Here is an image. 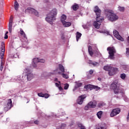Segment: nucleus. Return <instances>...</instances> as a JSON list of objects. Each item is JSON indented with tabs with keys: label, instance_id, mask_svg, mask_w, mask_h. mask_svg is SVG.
<instances>
[{
	"label": "nucleus",
	"instance_id": "obj_1",
	"mask_svg": "<svg viewBox=\"0 0 129 129\" xmlns=\"http://www.w3.org/2000/svg\"><path fill=\"white\" fill-rule=\"evenodd\" d=\"M94 12L96 13L97 16L96 21L94 22L93 26L96 29H99L100 27L101 23L102 22V21L104 20L102 17L100 16L101 15V10L99 9L98 6H95L94 9Z\"/></svg>",
	"mask_w": 129,
	"mask_h": 129
},
{
	"label": "nucleus",
	"instance_id": "obj_2",
	"mask_svg": "<svg viewBox=\"0 0 129 129\" xmlns=\"http://www.w3.org/2000/svg\"><path fill=\"white\" fill-rule=\"evenodd\" d=\"M88 52L91 57H101V53L96 47V44L89 46Z\"/></svg>",
	"mask_w": 129,
	"mask_h": 129
},
{
	"label": "nucleus",
	"instance_id": "obj_3",
	"mask_svg": "<svg viewBox=\"0 0 129 129\" xmlns=\"http://www.w3.org/2000/svg\"><path fill=\"white\" fill-rule=\"evenodd\" d=\"M56 15H57V10L53 9L49 14H47L45 18L46 22L50 24V25H52L53 22L56 20V18H55Z\"/></svg>",
	"mask_w": 129,
	"mask_h": 129
},
{
	"label": "nucleus",
	"instance_id": "obj_4",
	"mask_svg": "<svg viewBox=\"0 0 129 129\" xmlns=\"http://www.w3.org/2000/svg\"><path fill=\"white\" fill-rule=\"evenodd\" d=\"M111 88L114 90L115 94L120 93L121 95L123 96L124 93L119 88V87L117 86V81H115L111 84Z\"/></svg>",
	"mask_w": 129,
	"mask_h": 129
},
{
	"label": "nucleus",
	"instance_id": "obj_5",
	"mask_svg": "<svg viewBox=\"0 0 129 129\" xmlns=\"http://www.w3.org/2000/svg\"><path fill=\"white\" fill-rule=\"evenodd\" d=\"M107 18L111 22H115V21L118 20V16L111 11L107 12Z\"/></svg>",
	"mask_w": 129,
	"mask_h": 129
},
{
	"label": "nucleus",
	"instance_id": "obj_6",
	"mask_svg": "<svg viewBox=\"0 0 129 129\" xmlns=\"http://www.w3.org/2000/svg\"><path fill=\"white\" fill-rule=\"evenodd\" d=\"M107 50L108 51L109 53V59H110V60H113V59H114V54L116 53L115 48L114 47H108Z\"/></svg>",
	"mask_w": 129,
	"mask_h": 129
},
{
	"label": "nucleus",
	"instance_id": "obj_7",
	"mask_svg": "<svg viewBox=\"0 0 129 129\" xmlns=\"http://www.w3.org/2000/svg\"><path fill=\"white\" fill-rule=\"evenodd\" d=\"M58 68L59 70H60V71L61 72H57V73L58 74L62 75V77L63 78H65L66 79H68L69 78L68 75L64 74V72H65V69L64 68V67L62 66V64H59Z\"/></svg>",
	"mask_w": 129,
	"mask_h": 129
},
{
	"label": "nucleus",
	"instance_id": "obj_8",
	"mask_svg": "<svg viewBox=\"0 0 129 129\" xmlns=\"http://www.w3.org/2000/svg\"><path fill=\"white\" fill-rule=\"evenodd\" d=\"M24 73H27V81H31L33 78H34V74H32V73L30 72V70L28 68H25L24 71Z\"/></svg>",
	"mask_w": 129,
	"mask_h": 129
},
{
	"label": "nucleus",
	"instance_id": "obj_9",
	"mask_svg": "<svg viewBox=\"0 0 129 129\" xmlns=\"http://www.w3.org/2000/svg\"><path fill=\"white\" fill-rule=\"evenodd\" d=\"M120 112V109L117 108H115L112 110L110 113V116L111 117H113V116H115V115H117V114H119Z\"/></svg>",
	"mask_w": 129,
	"mask_h": 129
},
{
	"label": "nucleus",
	"instance_id": "obj_10",
	"mask_svg": "<svg viewBox=\"0 0 129 129\" xmlns=\"http://www.w3.org/2000/svg\"><path fill=\"white\" fill-rule=\"evenodd\" d=\"M113 35L114 36V37L115 38H116V39H117V40H119L120 41H121L122 42H123V41H124V39H123V38H122V37H121L120 35H119V34H118V32L116 30H114L113 31Z\"/></svg>",
	"mask_w": 129,
	"mask_h": 129
},
{
	"label": "nucleus",
	"instance_id": "obj_11",
	"mask_svg": "<svg viewBox=\"0 0 129 129\" xmlns=\"http://www.w3.org/2000/svg\"><path fill=\"white\" fill-rule=\"evenodd\" d=\"M27 10L29 11L30 13H31L32 15H34V16H36V17H39V12L34 9L32 8H28Z\"/></svg>",
	"mask_w": 129,
	"mask_h": 129
},
{
	"label": "nucleus",
	"instance_id": "obj_12",
	"mask_svg": "<svg viewBox=\"0 0 129 129\" xmlns=\"http://www.w3.org/2000/svg\"><path fill=\"white\" fill-rule=\"evenodd\" d=\"M95 129H107V125L105 123H100L96 125Z\"/></svg>",
	"mask_w": 129,
	"mask_h": 129
},
{
	"label": "nucleus",
	"instance_id": "obj_13",
	"mask_svg": "<svg viewBox=\"0 0 129 129\" xmlns=\"http://www.w3.org/2000/svg\"><path fill=\"white\" fill-rule=\"evenodd\" d=\"M117 72V68L111 67V69L108 71V74L110 76H112V75H114L115 73Z\"/></svg>",
	"mask_w": 129,
	"mask_h": 129
},
{
	"label": "nucleus",
	"instance_id": "obj_14",
	"mask_svg": "<svg viewBox=\"0 0 129 129\" xmlns=\"http://www.w3.org/2000/svg\"><path fill=\"white\" fill-rule=\"evenodd\" d=\"M86 98V96L85 95H82L78 97L77 99V103L78 104H82L83 103V100Z\"/></svg>",
	"mask_w": 129,
	"mask_h": 129
},
{
	"label": "nucleus",
	"instance_id": "obj_15",
	"mask_svg": "<svg viewBox=\"0 0 129 129\" xmlns=\"http://www.w3.org/2000/svg\"><path fill=\"white\" fill-rule=\"evenodd\" d=\"M8 27L9 33H12V30L13 29V16H11L10 18Z\"/></svg>",
	"mask_w": 129,
	"mask_h": 129
},
{
	"label": "nucleus",
	"instance_id": "obj_16",
	"mask_svg": "<svg viewBox=\"0 0 129 129\" xmlns=\"http://www.w3.org/2000/svg\"><path fill=\"white\" fill-rule=\"evenodd\" d=\"M12 102L11 99H9L7 103V107H5L4 109L6 110V111H8L9 109L10 108H12Z\"/></svg>",
	"mask_w": 129,
	"mask_h": 129
},
{
	"label": "nucleus",
	"instance_id": "obj_17",
	"mask_svg": "<svg viewBox=\"0 0 129 129\" xmlns=\"http://www.w3.org/2000/svg\"><path fill=\"white\" fill-rule=\"evenodd\" d=\"M38 63H39V58L36 57L33 58V59L32 60V65L33 67H34V68H36L37 67V64Z\"/></svg>",
	"mask_w": 129,
	"mask_h": 129
},
{
	"label": "nucleus",
	"instance_id": "obj_18",
	"mask_svg": "<svg viewBox=\"0 0 129 129\" xmlns=\"http://www.w3.org/2000/svg\"><path fill=\"white\" fill-rule=\"evenodd\" d=\"M96 104H97L96 101H91L89 103V106L92 108L96 107Z\"/></svg>",
	"mask_w": 129,
	"mask_h": 129
},
{
	"label": "nucleus",
	"instance_id": "obj_19",
	"mask_svg": "<svg viewBox=\"0 0 129 129\" xmlns=\"http://www.w3.org/2000/svg\"><path fill=\"white\" fill-rule=\"evenodd\" d=\"M75 86L73 89V91H75L77 88H79V87H81L82 86V83H80L79 82H75Z\"/></svg>",
	"mask_w": 129,
	"mask_h": 129
},
{
	"label": "nucleus",
	"instance_id": "obj_20",
	"mask_svg": "<svg viewBox=\"0 0 129 129\" xmlns=\"http://www.w3.org/2000/svg\"><path fill=\"white\" fill-rule=\"evenodd\" d=\"M63 27H65L66 28H68V27H70L71 26L72 23L70 22H67V21H63V22H61Z\"/></svg>",
	"mask_w": 129,
	"mask_h": 129
},
{
	"label": "nucleus",
	"instance_id": "obj_21",
	"mask_svg": "<svg viewBox=\"0 0 129 129\" xmlns=\"http://www.w3.org/2000/svg\"><path fill=\"white\" fill-rule=\"evenodd\" d=\"M88 63L89 64H92V65H93L94 67H96V66H99V63L97 62H93L92 60H89Z\"/></svg>",
	"mask_w": 129,
	"mask_h": 129
},
{
	"label": "nucleus",
	"instance_id": "obj_22",
	"mask_svg": "<svg viewBox=\"0 0 129 129\" xmlns=\"http://www.w3.org/2000/svg\"><path fill=\"white\" fill-rule=\"evenodd\" d=\"M20 32H21L20 34L21 36H23L24 39H25V41L27 42V41H28V38H27V36H26V34L25 33L24 31H23L22 29L20 30Z\"/></svg>",
	"mask_w": 129,
	"mask_h": 129
},
{
	"label": "nucleus",
	"instance_id": "obj_23",
	"mask_svg": "<svg viewBox=\"0 0 129 129\" xmlns=\"http://www.w3.org/2000/svg\"><path fill=\"white\" fill-rule=\"evenodd\" d=\"M92 86H93L94 89H96V90H99V89H100V87H99L97 86H92L91 85H88L86 87L89 88V87H92Z\"/></svg>",
	"mask_w": 129,
	"mask_h": 129
},
{
	"label": "nucleus",
	"instance_id": "obj_24",
	"mask_svg": "<svg viewBox=\"0 0 129 129\" xmlns=\"http://www.w3.org/2000/svg\"><path fill=\"white\" fill-rule=\"evenodd\" d=\"M66 127V124H60L59 126H57L56 129H65Z\"/></svg>",
	"mask_w": 129,
	"mask_h": 129
},
{
	"label": "nucleus",
	"instance_id": "obj_25",
	"mask_svg": "<svg viewBox=\"0 0 129 129\" xmlns=\"http://www.w3.org/2000/svg\"><path fill=\"white\" fill-rule=\"evenodd\" d=\"M81 36H82V34L81 33H79V32H77L76 33V39L77 41L78 42V40L81 38Z\"/></svg>",
	"mask_w": 129,
	"mask_h": 129
},
{
	"label": "nucleus",
	"instance_id": "obj_26",
	"mask_svg": "<svg viewBox=\"0 0 129 129\" xmlns=\"http://www.w3.org/2000/svg\"><path fill=\"white\" fill-rule=\"evenodd\" d=\"M19 7H20V5H19V3H18V2L15 1L14 3V8L16 11H18Z\"/></svg>",
	"mask_w": 129,
	"mask_h": 129
},
{
	"label": "nucleus",
	"instance_id": "obj_27",
	"mask_svg": "<svg viewBox=\"0 0 129 129\" xmlns=\"http://www.w3.org/2000/svg\"><path fill=\"white\" fill-rule=\"evenodd\" d=\"M112 67L110 66H105L104 67L103 69L105 70V71H109Z\"/></svg>",
	"mask_w": 129,
	"mask_h": 129
},
{
	"label": "nucleus",
	"instance_id": "obj_28",
	"mask_svg": "<svg viewBox=\"0 0 129 129\" xmlns=\"http://www.w3.org/2000/svg\"><path fill=\"white\" fill-rule=\"evenodd\" d=\"M5 51H6V49L5 48V42H3L1 45V51L5 52Z\"/></svg>",
	"mask_w": 129,
	"mask_h": 129
},
{
	"label": "nucleus",
	"instance_id": "obj_29",
	"mask_svg": "<svg viewBox=\"0 0 129 129\" xmlns=\"http://www.w3.org/2000/svg\"><path fill=\"white\" fill-rule=\"evenodd\" d=\"M66 19H67V16H66V15H62L60 19L61 23H62L63 22H65L66 21Z\"/></svg>",
	"mask_w": 129,
	"mask_h": 129
},
{
	"label": "nucleus",
	"instance_id": "obj_30",
	"mask_svg": "<svg viewBox=\"0 0 129 129\" xmlns=\"http://www.w3.org/2000/svg\"><path fill=\"white\" fill-rule=\"evenodd\" d=\"M124 10H125V8H124V7H121V6L118 7V11L119 12H124Z\"/></svg>",
	"mask_w": 129,
	"mask_h": 129
},
{
	"label": "nucleus",
	"instance_id": "obj_31",
	"mask_svg": "<svg viewBox=\"0 0 129 129\" xmlns=\"http://www.w3.org/2000/svg\"><path fill=\"white\" fill-rule=\"evenodd\" d=\"M102 113H103V112H102V111H100L97 113V116L99 118V119L101 118Z\"/></svg>",
	"mask_w": 129,
	"mask_h": 129
},
{
	"label": "nucleus",
	"instance_id": "obj_32",
	"mask_svg": "<svg viewBox=\"0 0 129 129\" xmlns=\"http://www.w3.org/2000/svg\"><path fill=\"white\" fill-rule=\"evenodd\" d=\"M78 5L77 4H75L73 6V10H74V11H77V10H78Z\"/></svg>",
	"mask_w": 129,
	"mask_h": 129
},
{
	"label": "nucleus",
	"instance_id": "obj_33",
	"mask_svg": "<svg viewBox=\"0 0 129 129\" xmlns=\"http://www.w3.org/2000/svg\"><path fill=\"white\" fill-rule=\"evenodd\" d=\"M15 80L16 81H21L22 79L21 78V76H18L17 77H15L14 78Z\"/></svg>",
	"mask_w": 129,
	"mask_h": 129
},
{
	"label": "nucleus",
	"instance_id": "obj_34",
	"mask_svg": "<svg viewBox=\"0 0 129 129\" xmlns=\"http://www.w3.org/2000/svg\"><path fill=\"white\" fill-rule=\"evenodd\" d=\"M106 105V104L104 102H101L98 104V107H101Z\"/></svg>",
	"mask_w": 129,
	"mask_h": 129
},
{
	"label": "nucleus",
	"instance_id": "obj_35",
	"mask_svg": "<svg viewBox=\"0 0 129 129\" xmlns=\"http://www.w3.org/2000/svg\"><path fill=\"white\" fill-rule=\"evenodd\" d=\"M125 77H126V75H125V74H122L120 75V78L124 80V79H125Z\"/></svg>",
	"mask_w": 129,
	"mask_h": 129
},
{
	"label": "nucleus",
	"instance_id": "obj_36",
	"mask_svg": "<svg viewBox=\"0 0 129 129\" xmlns=\"http://www.w3.org/2000/svg\"><path fill=\"white\" fill-rule=\"evenodd\" d=\"M3 69H4V62H1V66H0V70L2 71Z\"/></svg>",
	"mask_w": 129,
	"mask_h": 129
},
{
	"label": "nucleus",
	"instance_id": "obj_37",
	"mask_svg": "<svg viewBox=\"0 0 129 129\" xmlns=\"http://www.w3.org/2000/svg\"><path fill=\"white\" fill-rule=\"evenodd\" d=\"M78 126L79 127H81V128H82V127H85V126H84L81 123H78Z\"/></svg>",
	"mask_w": 129,
	"mask_h": 129
},
{
	"label": "nucleus",
	"instance_id": "obj_38",
	"mask_svg": "<svg viewBox=\"0 0 129 129\" xmlns=\"http://www.w3.org/2000/svg\"><path fill=\"white\" fill-rule=\"evenodd\" d=\"M69 88V84H64V89L67 90Z\"/></svg>",
	"mask_w": 129,
	"mask_h": 129
},
{
	"label": "nucleus",
	"instance_id": "obj_39",
	"mask_svg": "<svg viewBox=\"0 0 129 129\" xmlns=\"http://www.w3.org/2000/svg\"><path fill=\"white\" fill-rule=\"evenodd\" d=\"M90 106H89V104H88V105H86V106H85V110H88V109H89V108H90Z\"/></svg>",
	"mask_w": 129,
	"mask_h": 129
},
{
	"label": "nucleus",
	"instance_id": "obj_40",
	"mask_svg": "<svg viewBox=\"0 0 129 129\" xmlns=\"http://www.w3.org/2000/svg\"><path fill=\"white\" fill-rule=\"evenodd\" d=\"M43 97L45 98H49V94H43Z\"/></svg>",
	"mask_w": 129,
	"mask_h": 129
},
{
	"label": "nucleus",
	"instance_id": "obj_41",
	"mask_svg": "<svg viewBox=\"0 0 129 129\" xmlns=\"http://www.w3.org/2000/svg\"><path fill=\"white\" fill-rule=\"evenodd\" d=\"M38 96H39L40 97H43L44 96V94H43L42 93H39L38 94Z\"/></svg>",
	"mask_w": 129,
	"mask_h": 129
},
{
	"label": "nucleus",
	"instance_id": "obj_42",
	"mask_svg": "<svg viewBox=\"0 0 129 129\" xmlns=\"http://www.w3.org/2000/svg\"><path fill=\"white\" fill-rule=\"evenodd\" d=\"M100 33H106L107 35H109V32L108 31H104L103 30L100 31Z\"/></svg>",
	"mask_w": 129,
	"mask_h": 129
},
{
	"label": "nucleus",
	"instance_id": "obj_43",
	"mask_svg": "<svg viewBox=\"0 0 129 129\" xmlns=\"http://www.w3.org/2000/svg\"><path fill=\"white\" fill-rule=\"evenodd\" d=\"M39 63H45V59H39Z\"/></svg>",
	"mask_w": 129,
	"mask_h": 129
},
{
	"label": "nucleus",
	"instance_id": "obj_44",
	"mask_svg": "<svg viewBox=\"0 0 129 129\" xmlns=\"http://www.w3.org/2000/svg\"><path fill=\"white\" fill-rule=\"evenodd\" d=\"M54 81H55V82H58V83H59V84H61V82L58 81V79H57V78H55V79H54Z\"/></svg>",
	"mask_w": 129,
	"mask_h": 129
},
{
	"label": "nucleus",
	"instance_id": "obj_45",
	"mask_svg": "<svg viewBox=\"0 0 129 129\" xmlns=\"http://www.w3.org/2000/svg\"><path fill=\"white\" fill-rule=\"evenodd\" d=\"M5 55V51H1V56H3Z\"/></svg>",
	"mask_w": 129,
	"mask_h": 129
},
{
	"label": "nucleus",
	"instance_id": "obj_46",
	"mask_svg": "<svg viewBox=\"0 0 129 129\" xmlns=\"http://www.w3.org/2000/svg\"><path fill=\"white\" fill-rule=\"evenodd\" d=\"M126 54L127 55H129V48H126Z\"/></svg>",
	"mask_w": 129,
	"mask_h": 129
},
{
	"label": "nucleus",
	"instance_id": "obj_47",
	"mask_svg": "<svg viewBox=\"0 0 129 129\" xmlns=\"http://www.w3.org/2000/svg\"><path fill=\"white\" fill-rule=\"evenodd\" d=\"M34 123L35 124H39V121L38 120L34 121Z\"/></svg>",
	"mask_w": 129,
	"mask_h": 129
},
{
	"label": "nucleus",
	"instance_id": "obj_48",
	"mask_svg": "<svg viewBox=\"0 0 129 129\" xmlns=\"http://www.w3.org/2000/svg\"><path fill=\"white\" fill-rule=\"evenodd\" d=\"M93 73V70H91L89 71V74L91 75Z\"/></svg>",
	"mask_w": 129,
	"mask_h": 129
},
{
	"label": "nucleus",
	"instance_id": "obj_49",
	"mask_svg": "<svg viewBox=\"0 0 129 129\" xmlns=\"http://www.w3.org/2000/svg\"><path fill=\"white\" fill-rule=\"evenodd\" d=\"M55 86L58 88L60 86V84H58V83H55Z\"/></svg>",
	"mask_w": 129,
	"mask_h": 129
},
{
	"label": "nucleus",
	"instance_id": "obj_50",
	"mask_svg": "<svg viewBox=\"0 0 129 129\" xmlns=\"http://www.w3.org/2000/svg\"><path fill=\"white\" fill-rule=\"evenodd\" d=\"M58 89L61 91V90H63V88L60 86L58 87Z\"/></svg>",
	"mask_w": 129,
	"mask_h": 129
},
{
	"label": "nucleus",
	"instance_id": "obj_51",
	"mask_svg": "<svg viewBox=\"0 0 129 129\" xmlns=\"http://www.w3.org/2000/svg\"><path fill=\"white\" fill-rule=\"evenodd\" d=\"M9 38V36L8 35L5 34V36L4 37V39H8Z\"/></svg>",
	"mask_w": 129,
	"mask_h": 129
},
{
	"label": "nucleus",
	"instance_id": "obj_52",
	"mask_svg": "<svg viewBox=\"0 0 129 129\" xmlns=\"http://www.w3.org/2000/svg\"><path fill=\"white\" fill-rule=\"evenodd\" d=\"M83 27L84 29H87V26H86V25H83Z\"/></svg>",
	"mask_w": 129,
	"mask_h": 129
},
{
	"label": "nucleus",
	"instance_id": "obj_53",
	"mask_svg": "<svg viewBox=\"0 0 129 129\" xmlns=\"http://www.w3.org/2000/svg\"><path fill=\"white\" fill-rule=\"evenodd\" d=\"M98 80H99V81H101V78H98Z\"/></svg>",
	"mask_w": 129,
	"mask_h": 129
},
{
	"label": "nucleus",
	"instance_id": "obj_54",
	"mask_svg": "<svg viewBox=\"0 0 129 129\" xmlns=\"http://www.w3.org/2000/svg\"><path fill=\"white\" fill-rule=\"evenodd\" d=\"M80 129H86L85 127H83L82 128H81Z\"/></svg>",
	"mask_w": 129,
	"mask_h": 129
},
{
	"label": "nucleus",
	"instance_id": "obj_55",
	"mask_svg": "<svg viewBox=\"0 0 129 129\" xmlns=\"http://www.w3.org/2000/svg\"><path fill=\"white\" fill-rule=\"evenodd\" d=\"M7 34H9V32L7 31L5 35H7Z\"/></svg>",
	"mask_w": 129,
	"mask_h": 129
},
{
	"label": "nucleus",
	"instance_id": "obj_56",
	"mask_svg": "<svg viewBox=\"0 0 129 129\" xmlns=\"http://www.w3.org/2000/svg\"><path fill=\"white\" fill-rule=\"evenodd\" d=\"M4 58V57L3 56H2L1 57V59H3Z\"/></svg>",
	"mask_w": 129,
	"mask_h": 129
},
{
	"label": "nucleus",
	"instance_id": "obj_57",
	"mask_svg": "<svg viewBox=\"0 0 129 129\" xmlns=\"http://www.w3.org/2000/svg\"><path fill=\"white\" fill-rule=\"evenodd\" d=\"M14 57H15V58H17V57L16 56H15V55H14Z\"/></svg>",
	"mask_w": 129,
	"mask_h": 129
},
{
	"label": "nucleus",
	"instance_id": "obj_58",
	"mask_svg": "<svg viewBox=\"0 0 129 129\" xmlns=\"http://www.w3.org/2000/svg\"><path fill=\"white\" fill-rule=\"evenodd\" d=\"M22 23H24V21H22Z\"/></svg>",
	"mask_w": 129,
	"mask_h": 129
},
{
	"label": "nucleus",
	"instance_id": "obj_59",
	"mask_svg": "<svg viewBox=\"0 0 129 129\" xmlns=\"http://www.w3.org/2000/svg\"><path fill=\"white\" fill-rule=\"evenodd\" d=\"M1 4H3V2H2V3H1Z\"/></svg>",
	"mask_w": 129,
	"mask_h": 129
},
{
	"label": "nucleus",
	"instance_id": "obj_60",
	"mask_svg": "<svg viewBox=\"0 0 129 129\" xmlns=\"http://www.w3.org/2000/svg\"><path fill=\"white\" fill-rule=\"evenodd\" d=\"M26 44H28V43H27V42H26Z\"/></svg>",
	"mask_w": 129,
	"mask_h": 129
}]
</instances>
